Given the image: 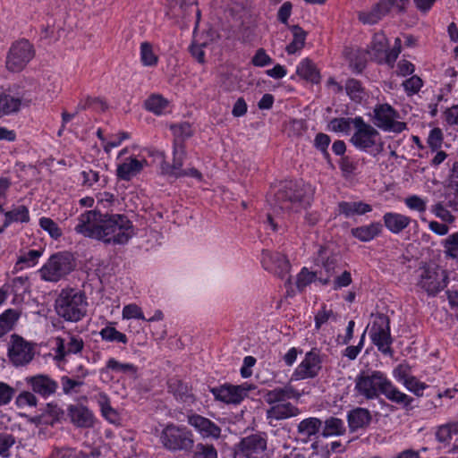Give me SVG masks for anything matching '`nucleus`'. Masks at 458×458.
I'll return each mask as SVG.
<instances>
[{
    "instance_id": "obj_49",
    "label": "nucleus",
    "mask_w": 458,
    "mask_h": 458,
    "mask_svg": "<svg viewBox=\"0 0 458 458\" xmlns=\"http://www.w3.org/2000/svg\"><path fill=\"white\" fill-rule=\"evenodd\" d=\"M171 129L174 136V147L183 145V141L192 135L191 126L188 123L174 125Z\"/></svg>"
},
{
    "instance_id": "obj_48",
    "label": "nucleus",
    "mask_w": 458,
    "mask_h": 458,
    "mask_svg": "<svg viewBox=\"0 0 458 458\" xmlns=\"http://www.w3.org/2000/svg\"><path fill=\"white\" fill-rule=\"evenodd\" d=\"M99 335L102 340L106 342H116L123 344H126L128 342L126 335L118 331L112 326H106V327L102 328L99 332Z\"/></svg>"
},
{
    "instance_id": "obj_47",
    "label": "nucleus",
    "mask_w": 458,
    "mask_h": 458,
    "mask_svg": "<svg viewBox=\"0 0 458 458\" xmlns=\"http://www.w3.org/2000/svg\"><path fill=\"white\" fill-rule=\"evenodd\" d=\"M353 125L355 127V117L354 118H333L328 125L327 129L334 132H343L349 134L351 131V127Z\"/></svg>"
},
{
    "instance_id": "obj_23",
    "label": "nucleus",
    "mask_w": 458,
    "mask_h": 458,
    "mask_svg": "<svg viewBox=\"0 0 458 458\" xmlns=\"http://www.w3.org/2000/svg\"><path fill=\"white\" fill-rule=\"evenodd\" d=\"M316 262L318 266H321L327 274V278L319 279L320 282L323 284H328L330 276L336 273L335 269L337 267L338 263L337 256L329 251L327 248L320 246L318 250V257L316 259Z\"/></svg>"
},
{
    "instance_id": "obj_63",
    "label": "nucleus",
    "mask_w": 458,
    "mask_h": 458,
    "mask_svg": "<svg viewBox=\"0 0 458 458\" xmlns=\"http://www.w3.org/2000/svg\"><path fill=\"white\" fill-rule=\"evenodd\" d=\"M422 85H423L422 80L417 75H413L403 82L404 90L409 95H413V94L419 92L420 89H421Z\"/></svg>"
},
{
    "instance_id": "obj_1",
    "label": "nucleus",
    "mask_w": 458,
    "mask_h": 458,
    "mask_svg": "<svg viewBox=\"0 0 458 458\" xmlns=\"http://www.w3.org/2000/svg\"><path fill=\"white\" fill-rule=\"evenodd\" d=\"M354 390L356 396L365 400L377 399L384 394L386 399L403 407L411 404L413 399L401 392L380 370H362L355 377Z\"/></svg>"
},
{
    "instance_id": "obj_3",
    "label": "nucleus",
    "mask_w": 458,
    "mask_h": 458,
    "mask_svg": "<svg viewBox=\"0 0 458 458\" xmlns=\"http://www.w3.org/2000/svg\"><path fill=\"white\" fill-rule=\"evenodd\" d=\"M134 235L132 222L123 214H104L99 241L106 244L123 245Z\"/></svg>"
},
{
    "instance_id": "obj_32",
    "label": "nucleus",
    "mask_w": 458,
    "mask_h": 458,
    "mask_svg": "<svg viewBox=\"0 0 458 458\" xmlns=\"http://www.w3.org/2000/svg\"><path fill=\"white\" fill-rule=\"evenodd\" d=\"M300 414V410L290 403H283L272 405L267 411V419L271 420H284L291 417H295Z\"/></svg>"
},
{
    "instance_id": "obj_43",
    "label": "nucleus",
    "mask_w": 458,
    "mask_h": 458,
    "mask_svg": "<svg viewBox=\"0 0 458 458\" xmlns=\"http://www.w3.org/2000/svg\"><path fill=\"white\" fill-rule=\"evenodd\" d=\"M290 29L291 31L293 32V39L286 47V52L289 55H293L295 54L297 51L301 50L304 47L306 40V32L299 25H293L291 26Z\"/></svg>"
},
{
    "instance_id": "obj_16",
    "label": "nucleus",
    "mask_w": 458,
    "mask_h": 458,
    "mask_svg": "<svg viewBox=\"0 0 458 458\" xmlns=\"http://www.w3.org/2000/svg\"><path fill=\"white\" fill-rule=\"evenodd\" d=\"M254 386L247 383L234 386L225 384L223 386L213 387L210 392L216 400L221 401L227 404H239Z\"/></svg>"
},
{
    "instance_id": "obj_5",
    "label": "nucleus",
    "mask_w": 458,
    "mask_h": 458,
    "mask_svg": "<svg viewBox=\"0 0 458 458\" xmlns=\"http://www.w3.org/2000/svg\"><path fill=\"white\" fill-rule=\"evenodd\" d=\"M159 442L165 449L171 452H191L194 448L195 440L188 427L168 423L159 435Z\"/></svg>"
},
{
    "instance_id": "obj_59",
    "label": "nucleus",
    "mask_w": 458,
    "mask_h": 458,
    "mask_svg": "<svg viewBox=\"0 0 458 458\" xmlns=\"http://www.w3.org/2000/svg\"><path fill=\"white\" fill-rule=\"evenodd\" d=\"M403 386L417 396H422L423 391L428 387L425 383L420 382L417 377L413 376H411L408 379H406L403 383Z\"/></svg>"
},
{
    "instance_id": "obj_53",
    "label": "nucleus",
    "mask_w": 458,
    "mask_h": 458,
    "mask_svg": "<svg viewBox=\"0 0 458 458\" xmlns=\"http://www.w3.org/2000/svg\"><path fill=\"white\" fill-rule=\"evenodd\" d=\"M404 204L411 209L424 213L427 209V200L418 195H411L404 199Z\"/></svg>"
},
{
    "instance_id": "obj_42",
    "label": "nucleus",
    "mask_w": 458,
    "mask_h": 458,
    "mask_svg": "<svg viewBox=\"0 0 458 458\" xmlns=\"http://www.w3.org/2000/svg\"><path fill=\"white\" fill-rule=\"evenodd\" d=\"M345 431L344 422L341 419L330 417L325 420L322 435L324 437L343 436Z\"/></svg>"
},
{
    "instance_id": "obj_15",
    "label": "nucleus",
    "mask_w": 458,
    "mask_h": 458,
    "mask_svg": "<svg viewBox=\"0 0 458 458\" xmlns=\"http://www.w3.org/2000/svg\"><path fill=\"white\" fill-rule=\"evenodd\" d=\"M322 369V358L320 351L312 348L308 352L301 363L296 367L292 380H303L316 377Z\"/></svg>"
},
{
    "instance_id": "obj_45",
    "label": "nucleus",
    "mask_w": 458,
    "mask_h": 458,
    "mask_svg": "<svg viewBox=\"0 0 458 458\" xmlns=\"http://www.w3.org/2000/svg\"><path fill=\"white\" fill-rule=\"evenodd\" d=\"M458 435V422H452L441 425L436 431V437L438 442L449 444L454 436Z\"/></svg>"
},
{
    "instance_id": "obj_20",
    "label": "nucleus",
    "mask_w": 458,
    "mask_h": 458,
    "mask_svg": "<svg viewBox=\"0 0 458 458\" xmlns=\"http://www.w3.org/2000/svg\"><path fill=\"white\" fill-rule=\"evenodd\" d=\"M31 100L24 93H14L12 89L0 92V116L10 115L20 111L21 106H29Z\"/></svg>"
},
{
    "instance_id": "obj_9",
    "label": "nucleus",
    "mask_w": 458,
    "mask_h": 458,
    "mask_svg": "<svg viewBox=\"0 0 458 458\" xmlns=\"http://www.w3.org/2000/svg\"><path fill=\"white\" fill-rule=\"evenodd\" d=\"M369 335L379 352L390 355L393 353L391 349L390 319L386 315L377 313L372 316Z\"/></svg>"
},
{
    "instance_id": "obj_41",
    "label": "nucleus",
    "mask_w": 458,
    "mask_h": 458,
    "mask_svg": "<svg viewBox=\"0 0 458 458\" xmlns=\"http://www.w3.org/2000/svg\"><path fill=\"white\" fill-rule=\"evenodd\" d=\"M96 400L100 407L102 415L110 422L114 423L118 420L116 411L111 406L110 399L105 393H99L96 395Z\"/></svg>"
},
{
    "instance_id": "obj_29",
    "label": "nucleus",
    "mask_w": 458,
    "mask_h": 458,
    "mask_svg": "<svg viewBox=\"0 0 458 458\" xmlns=\"http://www.w3.org/2000/svg\"><path fill=\"white\" fill-rule=\"evenodd\" d=\"M168 390L174 397L188 405H191L195 402L193 394L187 384L178 378H171L168 381Z\"/></svg>"
},
{
    "instance_id": "obj_60",
    "label": "nucleus",
    "mask_w": 458,
    "mask_h": 458,
    "mask_svg": "<svg viewBox=\"0 0 458 458\" xmlns=\"http://www.w3.org/2000/svg\"><path fill=\"white\" fill-rule=\"evenodd\" d=\"M316 278L317 273L310 272L306 267H303L297 276V288L302 291L307 285L315 281Z\"/></svg>"
},
{
    "instance_id": "obj_19",
    "label": "nucleus",
    "mask_w": 458,
    "mask_h": 458,
    "mask_svg": "<svg viewBox=\"0 0 458 458\" xmlns=\"http://www.w3.org/2000/svg\"><path fill=\"white\" fill-rule=\"evenodd\" d=\"M56 360H64L66 356L79 354L84 348L83 339L77 335L67 334L66 337L57 336L55 338Z\"/></svg>"
},
{
    "instance_id": "obj_64",
    "label": "nucleus",
    "mask_w": 458,
    "mask_h": 458,
    "mask_svg": "<svg viewBox=\"0 0 458 458\" xmlns=\"http://www.w3.org/2000/svg\"><path fill=\"white\" fill-rule=\"evenodd\" d=\"M444 247L445 248V252L448 256L453 258L456 257L458 252V232L450 234L445 240Z\"/></svg>"
},
{
    "instance_id": "obj_44",
    "label": "nucleus",
    "mask_w": 458,
    "mask_h": 458,
    "mask_svg": "<svg viewBox=\"0 0 458 458\" xmlns=\"http://www.w3.org/2000/svg\"><path fill=\"white\" fill-rule=\"evenodd\" d=\"M5 221L4 226H8L13 222L27 223L30 220L29 209L25 206H19L4 212Z\"/></svg>"
},
{
    "instance_id": "obj_30",
    "label": "nucleus",
    "mask_w": 458,
    "mask_h": 458,
    "mask_svg": "<svg viewBox=\"0 0 458 458\" xmlns=\"http://www.w3.org/2000/svg\"><path fill=\"white\" fill-rule=\"evenodd\" d=\"M146 164L145 159L139 160L135 157H129L118 165L117 176L122 180L130 181L142 170Z\"/></svg>"
},
{
    "instance_id": "obj_24",
    "label": "nucleus",
    "mask_w": 458,
    "mask_h": 458,
    "mask_svg": "<svg viewBox=\"0 0 458 458\" xmlns=\"http://www.w3.org/2000/svg\"><path fill=\"white\" fill-rule=\"evenodd\" d=\"M68 416L71 421L78 428H90L94 424L93 413L83 405H70Z\"/></svg>"
},
{
    "instance_id": "obj_50",
    "label": "nucleus",
    "mask_w": 458,
    "mask_h": 458,
    "mask_svg": "<svg viewBox=\"0 0 458 458\" xmlns=\"http://www.w3.org/2000/svg\"><path fill=\"white\" fill-rule=\"evenodd\" d=\"M140 62L144 66H156L158 63V57L153 51V47L149 42L140 44Z\"/></svg>"
},
{
    "instance_id": "obj_56",
    "label": "nucleus",
    "mask_w": 458,
    "mask_h": 458,
    "mask_svg": "<svg viewBox=\"0 0 458 458\" xmlns=\"http://www.w3.org/2000/svg\"><path fill=\"white\" fill-rule=\"evenodd\" d=\"M432 213L445 223L452 224L455 221V216L445 208L441 202H437L431 208Z\"/></svg>"
},
{
    "instance_id": "obj_54",
    "label": "nucleus",
    "mask_w": 458,
    "mask_h": 458,
    "mask_svg": "<svg viewBox=\"0 0 458 458\" xmlns=\"http://www.w3.org/2000/svg\"><path fill=\"white\" fill-rule=\"evenodd\" d=\"M40 227L47 231L49 235L54 239H58L62 236V230L58 225L48 217H41L39 219Z\"/></svg>"
},
{
    "instance_id": "obj_8",
    "label": "nucleus",
    "mask_w": 458,
    "mask_h": 458,
    "mask_svg": "<svg viewBox=\"0 0 458 458\" xmlns=\"http://www.w3.org/2000/svg\"><path fill=\"white\" fill-rule=\"evenodd\" d=\"M267 436L258 432L242 437L235 445L233 458H267Z\"/></svg>"
},
{
    "instance_id": "obj_55",
    "label": "nucleus",
    "mask_w": 458,
    "mask_h": 458,
    "mask_svg": "<svg viewBox=\"0 0 458 458\" xmlns=\"http://www.w3.org/2000/svg\"><path fill=\"white\" fill-rule=\"evenodd\" d=\"M15 403L19 408L36 407L38 404V399L35 396L34 392L22 391L17 395Z\"/></svg>"
},
{
    "instance_id": "obj_52",
    "label": "nucleus",
    "mask_w": 458,
    "mask_h": 458,
    "mask_svg": "<svg viewBox=\"0 0 458 458\" xmlns=\"http://www.w3.org/2000/svg\"><path fill=\"white\" fill-rule=\"evenodd\" d=\"M194 447L192 458H217V451L213 445L198 443Z\"/></svg>"
},
{
    "instance_id": "obj_6",
    "label": "nucleus",
    "mask_w": 458,
    "mask_h": 458,
    "mask_svg": "<svg viewBox=\"0 0 458 458\" xmlns=\"http://www.w3.org/2000/svg\"><path fill=\"white\" fill-rule=\"evenodd\" d=\"M276 205L282 210L298 211L310 203L305 190L297 182H288L281 185L275 195Z\"/></svg>"
},
{
    "instance_id": "obj_18",
    "label": "nucleus",
    "mask_w": 458,
    "mask_h": 458,
    "mask_svg": "<svg viewBox=\"0 0 458 458\" xmlns=\"http://www.w3.org/2000/svg\"><path fill=\"white\" fill-rule=\"evenodd\" d=\"M404 0H380L371 10L367 12H360L359 20L364 24H376L385 15H386L392 8H397L402 11Z\"/></svg>"
},
{
    "instance_id": "obj_57",
    "label": "nucleus",
    "mask_w": 458,
    "mask_h": 458,
    "mask_svg": "<svg viewBox=\"0 0 458 458\" xmlns=\"http://www.w3.org/2000/svg\"><path fill=\"white\" fill-rule=\"evenodd\" d=\"M331 318H335L334 311L331 309H327L326 305H323L315 315V328L318 330L324 324L327 323Z\"/></svg>"
},
{
    "instance_id": "obj_37",
    "label": "nucleus",
    "mask_w": 458,
    "mask_h": 458,
    "mask_svg": "<svg viewBox=\"0 0 458 458\" xmlns=\"http://www.w3.org/2000/svg\"><path fill=\"white\" fill-rule=\"evenodd\" d=\"M387 46V38L383 33L375 34L370 44L371 57L378 63H383Z\"/></svg>"
},
{
    "instance_id": "obj_34",
    "label": "nucleus",
    "mask_w": 458,
    "mask_h": 458,
    "mask_svg": "<svg viewBox=\"0 0 458 458\" xmlns=\"http://www.w3.org/2000/svg\"><path fill=\"white\" fill-rule=\"evenodd\" d=\"M90 107L105 110L106 108V104L100 98L88 97L85 100H81L78 104L76 111L73 114H70L66 111L62 113V128H64V125L75 117L80 111L86 110Z\"/></svg>"
},
{
    "instance_id": "obj_4",
    "label": "nucleus",
    "mask_w": 458,
    "mask_h": 458,
    "mask_svg": "<svg viewBox=\"0 0 458 458\" xmlns=\"http://www.w3.org/2000/svg\"><path fill=\"white\" fill-rule=\"evenodd\" d=\"M352 144L358 149L365 151L373 157L384 149V142L380 133L361 116L355 117V131L351 138Z\"/></svg>"
},
{
    "instance_id": "obj_13",
    "label": "nucleus",
    "mask_w": 458,
    "mask_h": 458,
    "mask_svg": "<svg viewBox=\"0 0 458 458\" xmlns=\"http://www.w3.org/2000/svg\"><path fill=\"white\" fill-rule=\"evenodd\" d=\"M34 357L33 345L18 335H12L8 343V358L13 365L24 366Z\"/></svg>"
},
{
    "instance_id": "obj_7",
    "label": "nucleus",
    "mask_w": 458,
    "mask_h": 458,
    "mask_svg": "<svg viewBox=\"0 0 458 458\" xmlns=\"http://www.w3.org/2000/svg\"><path fill=\"white\" fill-rule=\"evenodd\" d=\"M73 268L74 263L70 254L57 253L47 259L38 273L42 280L56 283L70 274Z\"/></svg>"
},
{
    "instance_id": "obj_10",
    "label": "nucleus",
    "mask_w": 458,
    "mask_h": 458,
    "mask_svg": "<svg viewBox=\"0 0 458 458\" xmlns=\"http://www.w3.org/2000/svg\"><path fill=\"white\" fill-rule=\"evenodd\" d=\"M35 55L33 45L27 39H21L12 44L7 56L6 68L11 72H21Z\"/></svg>"
},
{
    "instance_id": "obj_17",
    "label": "nucleus",
    "mask_w": 458,
    "mask_h": 458,
    "mask_svg": "<svg viewBox=\"0 0 458 458\" xmlns=\"http://www.w3.org/2000/svg\"><path fill=\"white\" fill-rule=\"evenodd\" d=\"M187 422L203 439L217 440L221 437V427L200 414H188Z\"/></svg>"
},
{
    "instance_id": "obj_61",
    "label": "nucleus",
    "mask_w": 458,
    "mask_h": 458,
    "mask_svg": "<svg viewBox=\"0 0 458 458\" xmlns=\"http://www.w3.org/2000/svg\"><path fill=\"white\" fill-rule=\"evenodd\" d=\"M443 140L442 130L440 128H434L429 131L427 143L432 151H437L441 148Z\"/></svg>"
},
{
    "instance_id": "obj_28",
    "label": "nucleus",
    "mask_w": 458,
    "mask_h": 458,
    "mask_svg": "<svg viewBox=\"0 0 458 458\" xmlns=\"http://www.w3.org/2000/svg\"><path fill=\"white\" fill-rule=\"evenodd\" d=\"M383 222L388 231L397 234L410 225L411 218L401 213L386 212L383 216Z\"/></svg>"
},
{
    "instance_id": "obj_38",
    "label": "nucleus",
    "mask_w": 458,
    "mask_h": 458,
    "mask_svg": "<svg viewBox=\"0 0 458 458\" xmlns=\"http://www.w3.org/2000/svg\"><path fill=\"white\" fill-rule=\"evenodd\" d=\"M42 255V251L38 250H30L28 251H20L17 261L15 263V270H22L34 267Z\"/></svg>"
},
{
    "instance_id": "obj_40",
    "label": "nucleus",
    "mask_w": 458,
    "mask_h": 458,
    "mask_svg": "<svg viewBox=\"0 0 458 458\" xmlns=\"http://www.w3.org/2000/svg\"><path fill=\"white\" fill-rule=\"evenodd\" d=\"M344 89L350 98L356 103H361L367 97L365 89L358 80H347Z\"/></svg>"
},
{
    "instance_id": "obj_25",
    "label": "nucleus",
    "mask_w": 458,
    "mask_h": 458,
    "mask_svg": "<svg viewBox=\"0 0 458 458\" xmlns=\"http://www.w3.org/2000/svg\"><path fill=\"white\" fill-rule=\"evenodd\" d=\"M322 428V421L318 418L310 417L302 420L297 426L299 438L307 443L318 437Z\"/></svg>"
},
{
    "instance_id": "obj_36",
    "label": "nucleus",
    "mask_w": 458,
    "mask_h": 458,
    "mask_svg": "<svg viewBox=\"0 0 458 458\" xmlns=\"http://www.w3.org/2000/svg\"><path fill=\"white\" fill-rule=\"evenodd\" d=\"M297 75L312 83H318L320 81V74L314 63L309 59H303L296 68Z\"/></svg>"
},
{
    "instance_id": "obj_51",
    "label": "nucleus",
    "mask_w": 458,
    "mask_h": 458,
    "mask_svg": "<svg viewBox=\"0 0 458 458\" xmlns=\"http://www.w3.org/2000/svg\"><path fill=\"white\" fill-rule=\"evenodd\" d=\"M19 318L14 310L9 309L0 315V337L9 332Z\"/></svg>"
},
{
    "instance_id": "obj_39",
    "label": "nucleus",
    "mask_w": 458,
    "mask_h": 458,
    "mask_svg": "<svg viewBox=\"0 0 458 458\" xmlns=\"http://www.w3.org/2000/svg\"><path fill=\"white\" fill-rule=\"evenodd\" d=\"M168 104V100L161 95L152 94L145 100L144 106L148 111L161 115L165 113Z\"/></svg>"
},
{
    "instance_id": "obj_31",
    "label": "nucleus",
    "mask_w": 458,
    "mask_h": 458,
    "mask_svg": "<svg viewBox=\"0 0 458 458\" xmlns=\"http://www.w3.org/2000/svg\"><path fill=\"white\" fill-rule=\"evenodd\" d=\"M349 428L352 431L366 428L371 421V414L368 409L357 407L347 414Z\"/></svg>"
},
{
    "instance_id": "obj_14",
    "label": "nucleus",
    "mask_w": 458,
    "mask_h": 458,
    "mask_svg": "<svg viewBox=\"0 0 458 458\" xmlns=\"http://www.w3.org/2000/svg\"><path fill=\"white\" fill-rule=\"evenodd\" d=\"M74 231L83 235L99 241L104 214L97 210H89L81 213L77 219Z\"/></svg>"
},
{
    "instance_id": "obj_2",
    "label": "nucleus",
    "mask_w": 458,
    "mask_h": 458,
    "mask_svg": "<svg viewBox=\"0 0 458 458\" xmlns=\"http://www.w3.org/2000/svg\"><path fill=\"white\" fill-rule=\"evenodd\" d=\"M87 296L77 288L62 289L55 301L57 315L69 322L81 321L87 315Z\"/></svg>"
},
{
    "instance_id": "obj_22",
    "label": "nucleus",
    "mask_w": 458,
    "mask_h": 458,
    "mask_svg": "<svg viewBox=\"0 0 458 458\" xmlns=\"http://www.w3.org/2000/svg\"><path fill=\"white\" fill-rule=\"evenodd\" d=\"M261 263L266 270H268L280 277H284L290 269L289 261L285 256L279 252L263 250Z\"/></svg>"
},
{
    "instance_id": "obj_27",
    "label": "nucleus",
    "mask_w": 458,
    "mask_h": 458,
    "mask_svg": "<svg viewBox=\"0 0 458 458\" xmlns=\"http://www.w3.org/2000/svg\"><path fill=\"white\" fill-rule=\"evenodd\" d=\"M300 393L291 385H285L284 387H276L268 391L265 395V401L268 404H277L285 403L289 399H298Z\"/></svg>"
},
{
    "instance_id": "obj_26",
    "label": "nucleus",
    "mask_w": 458,
    "mask_h": 458,
    "mask_svg": "<svg viewBox=\"0 0 458 458\" xmlns=\"http://www.w3.org/2000/svg\"><path fill=\"white\" fill-rule=\"evenodd\" d=\"M173 156L174 157L172 164L164 163L162 165V171L164 174L167 175L179 178L181 177V174L184 170L182 169L183 162L186 157L184 145H180L179 147L174 146Z\"/></svg>"
},
{
    "instance_id": "obj_33",
    "label": "nucleus",
    "mask_w": 458,
    "mask_h": 458,
    "mask_svg": "<svg viewBox=\"0 0 458 458\" xmlns=\"http://www.w3.org/2000/svg\"><path fill=\"white\" fill-rule=\"evenodd\" d=\"M382 232V225L379 222H373L369 225L352 228L351 234L360 242H370Z\"/></svg>"
},
{
    "instance_id": "obj_21",
    "label": "nucleus",
    "mask_w": 458,
    "mask_h": 458,
    "mask_svg": "<svg viewBox=\"0 0 458 458\" xmlns=\"http://www.w3.org/2000/svg\"><path fill=\"white\" fill-rule=\"evenodd\" d=\"M25 381L35 394H39L43 398L53 395L58 388L57 382L45 374L27 377Z\"/></svg>"
},
{
    "instance_id": "obj_62",
    "label": "nucleus",
    "mask_w": 458,
    "mask_h": 458,
    "mask_svg": "<svg viewBox=\"0 0 458 458\" xmlns=\"http://www.w3.org/2000/svg\"><path fill=\"white\" fill-rule=\"evenodd\" d=\"M15 439L13 435L8 433H0V456L6 458L9 456L10 448L14 445Z\"/></svg>"
},
{
    "instance_id": "obj_58",
    "label": "nucleus",
    "mask_w": 458,
    "mask_h": 458,
    "mask_svg": "<svg viewBox=\"0 0 458 458\" xmlns=\"http://www.w3.org/2000/svg\"><path fill=\"white\" fill-rule=\"evenodd\" d=\"M122 317L123 319L136 318V319L146 320L141 308L134 303L125 305L123 308Z\"/></svg>"
},
{
    "instance_id": "obj_46",
    "label": "nucleus",
    "mask_w": 458,
    "mask_h": 458,
    "mask_svg": "<svg viewBox=\"0 0 458 458\" xmlns=\"http://www.w3.org/2000/svg\"><path fill=\"white\" fill-rule=\"evenodd\" d=\"M109 371L116 373H135L136 367L131 363H122L114 358H110L106 367L101 369V373H108Z\"/></svg>"
},
{
    "instance_id": "obj_11",
    "label": "nucleus",
    "mask_w": 458,
    "mask_h": 458,
    "mask_svg": "<svg viewBox=\"0 0 458 458\" xmlns=\"http://www.w3.org/2000/svg\"><path fill=\"white\" fill-rule=\"evenodd\" d=\"M399 114L388 104L377 105L374 108V124L385 131L400 133L407 129L403 122H399Z\"/></svg>"
},
{
    "instance_id": "obj_12",
    "label": "nucleus",
    "mask_w": 458,
    "mask_h": 458,
    "mask_svg": "<svg viewBox=\"0 0 458 458\" xmlns=\"http://www.w3.org/2000/svg\"><path fill=\"white\" fill-rule=\"evenodd\" d=\"M417 285L428 295H436L446 286V275L436 267L425 266L419 270Z\"/></svg>"
},
{
    "instance_id": "obj_35",
    "label": "nucleus",
    "mask_w": 458,
    "mask_h": 458,
    "mask_svg": "<svg viewBox=\"0 0 458 458\" xmlns=\"http://www.w3.org/2000/svg\"><path fill=\"white\" fill-rule=\"evenodd\" d=\"M371 210V206L362 201H341L338 203V212L345 217H350L355 215H364Z\"/></svg>"
}]
</instances>
